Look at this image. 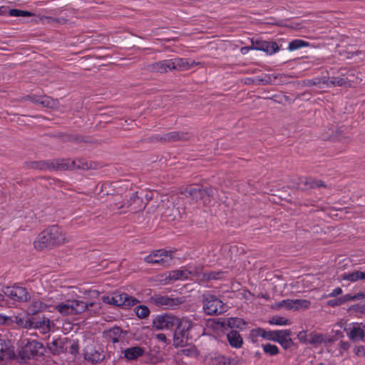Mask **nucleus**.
I'll list each match as a JSON object with an SVG mask.
<instances>
[{"label":"nucleus","instance_id":"obj_1","mask_svg":"<svg viewBox=\"0 0 365 365\" xmlns=\"http://www.w3.org/2000/svg\"><path fill=\"white\" fill-rule=\"evenodd\" d=\"M55 299L57 304L56 311L63 316L76 315L86 310H90L91 307H93L94 312L101 309L100 303L91 302L88 304L83 301L69 299L65 294L63 298L57 297Z\"/></svg>","mask_w":365,"mask_h":365},{"label":"nucleus","instance_id":"obj_2","mask_svg":"<svg viewBox=\"0 0 365 365\" xmlns=\"http://www.w3.org/2000/svg\"><path fill=\"white\" fill-rule=\"evenodd\" d=\"M29 168L32 169L41 170H47L51 169H57V170H68L73 168H81L83 166H81L77 163L76 161H71L68 160H56L52 162L48 161H34L31 162L29 164Z\"/></svg>","mask_w":365,"mask_h":365},{"label":"nucleus","instance_id":"obj_3","mask_svg":"<svg viewBox=\"0 0 365 365\" xmlns=\"http://www.w3.org/2000/svg\"><path fill=\"white\" fill-rule=\"evenodd\" d=\"M203 310L207 315H219L227 311V307L215 295L210 293L202 296Z\"/></svg>","mask_w":365,"mask_h":365},{"label":"nucleus","instance_id":"obj_4","mask_svg":"<svg viewBox=\"0 0 365 365\" xmlns=\"http://www.w3.org/2000/svg\"><path fill=\"white\" fill-rule=\"evenodd\" d=\"M102 300L106 304L124 308H128L134 306L139 302L135 297L129 296L126 293L119 292H114L111 294L103 296L102 297Z\"/></svg>","mask_w":365,"mask_h":365},{"label":"nucleus","instance_id":"obj_5","mask_svg":"<svg viewBox=\"0 0 365 365\" xmlns=\"http://www.w3.org/2000/svg\"><path fill=\"white\" fill-rule=\"evenodd\" d=\"M173 258V252L166 250H156L144 258V261L150 264H156L163 267L170 264Z\"/></svg>","mask_w":365,"mask_h":365},{"label":"nucleus","instance_id":"obj_6","mask_svg":"<svg viewBox=\"0 0 365 365\" xmlns=\"http://www.w3.org/2000/svg\"><path fill=\"white\" fill-rule=\"evenodd\" d=\"M200 276V269L192 266L182 267L179 269L173 270L168 272L165 279L169 281L186 280L191 277Z\"/></svg>","mask_w":365,"mask_h":365},{"label":"nucleus","instance_id":"obj_7","mask_svg":"<svg viewBox=\"0 0 365 365\" xmlns=\"http://www.w3.org/2000/svg\"><path fill=\"white\" fill-rule=\"evenodd\" d=\"M1 294H4V297L6 296L11 300L19 302H26L30 298L26 289L16 284L3 287Z\"/></svg>","mask_w":365,"mask_h":365},{"label":"nucleus","instance_id":"obj_8","mask_svg":"<svg viewBox=\"0 0 365 365\" xmlns=\"http://www.w3.org/2000/svg\"><path fill=\"white\" fill-rule=\"evenodd\" d=\"M153 302L164 309H173L185 302L184 297H170L166 295H154L152 297Z\"/></svg>","mask_w":365,"mask_h":365},{"label":"nucleus","instance_id":"obj_9","mask_svg":"<svg viewBox=\"0 0 365 365\" xmlns=\"http://www.w3.org/2000/svg\"><path fill=\"white\" fill-rule=\"evenodd\" d=\"M178 318L171 314L158 315L153 321V327L157 329H173L177 325Z\"/></svg>","mask_w":365,"mask_h":365},{"label":"nucleus","instance_id":"obj_10","mask_svg":"<svg viewBox=\"0 0 365 365\" xmlns=\"http://www.w3.org/2000/svg\"><path fill=\"white\" fill-rule=\"evenodd\" d=\"M348 337L354 341H364L365 336V325L362 323H352L345 329Z\"/></svg>","mask_w":365,"mask_h":365},{"label":"nucleus","instance_id":"obj_11","mask_svg":"<svg viewBox=\"0 0 365 365\" xmlns=\"http://www.w3.org/2000/svg\"><path fill=\"white\" fill-rule=\"evenodd\" d=\"M31 329H38L43 334L48 333L53 323L48 318L42 317H31Z\"/></svg>","mask_w":365,"mask_h":365},{"label":"nucleus","instance_id":"obj_12","mask_svg":"<svg viewBox=\"0 0 365 365\" xmlns=\"http://www.w3.org/2000/svg\"><path fill=\"white\" fill-rule=\"evenodd\" d=\"M311 302L306 299H286L275 304V308L285 307L287 309H308Z\"/></svg>","mask_w":365,"mask_h":365},{"label":"nucleus","instance_id":"obj_13","mask_svg":"<svg viewBox=\"0 0 365 365\" xmlns=\"http://www.w3.org/2000/svg\"><path fill=\"white\" fill-rule=\"evenodd\" d=\"M48 228L53 245H61L68 240L63 230L58 226L52 225ZM46 234L48 235L47 233Z\"/></svg>","mask_w":365,"mask_h":365},{"label":"nucleus","instance_id":"obj_14","mask_svg":"<svg viewBox=\"0 0 365 365\" xmlns=\"http://www.w3.org/2000/svg\"><path fill=\"white\" fill-rule=\"evenodd\" d=\"M259 337L268 341H274V332L259 327L250 331V338L253 343L257 342Z\"/></svg>","mask_w":365,"mask_h":365},{"label":"nucleus","instance_id":"obj_15","mask_svg":"<svg viewBox=\"0 0 365 365\" xmlns=\"http://www.w3.org/2000/svg\"><path fill=\"white\" fill-rule=\"evenodd\" d=\"M275 341L279 342L284 349L292 345L291 331L289 329L275 330Z\"/></svg>","mask_w":365,"mask_h":365},{"label":"nucleus","instance_id":"obj_16","mask_svg":"<svg viewBox=\"0 0 365 365\" xmlns=\"http://www.w3.org/2000/svg\"><path fill=\"white\" fill-rule=\"evenodd\" d=\"M186 192L190 194V195L197 198L198 197L201 198L207 197L209 198L210 196L213 195L214 191L211 187H205L201 188L199 186L197 187H190L187 188Z\"/></svg>","mask_w":365,"mask_h":365},{"label":"nucleus","instance_id":"obj_17","mask_svg":"<svg viewBox=\"0 0 365 365\" xmlns=\"http://www.w3.org/2000/svg\"><path fill=\"white\" fill-rule=\"evenodd\" d=\"M173 69L178 71H187L197 65L194 60L190 58H176L173 59Z\"/></svg>","mask_w":365,"mask_h":365},{"label":"nucleus","instance_id":"obj_18","mask_svg":"<svg viewBox=\"0 0 365 365\" xmlns=\"http://www.w3.org/2000/svg\"><path fill=\"white\" fill-rule=\"evenodd\" d=\"M149 67L150 70L152 71L160 73H166L168 71L174 70L173 59L160 61L158 62L152 63L149 66Z\"/></svg>","mask_w":365,"mask_h":365},{"label":"nucleus","instance_id":"obj_19","mask_svg":"<svg viewBox=\"0 0 365 365\" xmlns=\"http://www.w3.org/2000/svg\"><path fill=\"white\" fill-rule=\"evenodd\" d=\"M85 359L91 361L93 364H98L103 361L104 354L103 351L96 350L93 347H86L85 349Z\"/></svg>","mask_w":365,"mask_h":365},{"label":"nucleus","instance_id":"obj_20","mask_svg":"<svg viewBox=\"0 0 365 365\" xmlns=\"http://www.w3.org/2000/svg\"><path fill=\"white\" fill-rule=\"evenodd\" d=\"M297 186L301 190H309L324 185L322 181L316 180L311 178L302 177L299 178Z\"/></svg>","mask_w":365,"mask_h":365},{"label":"nucleus","instance_id":"obj_21","mask_svg":"<svg viewBox=\"0 0 365 365\" xmlns=\"http://www.w3.org/2000/svg\"><path fill=\"white\" fill-rule=\"evenodd\" d=\"M50 234L49 228L44 230L38 235V240L34 242V246L37 249H43L49 246H53L51 240V235H46Z\"/></svg>","mask_w":365,"mask_h":365},{"label":"nucleus","instance_id":"obj_22","mask_svg":"<svg viewBox=\"0 0 365 365\" xmlns=\"http://www.w3.org/2000/svg\"><path fill=\"white\" fill-rule=\"evenodd\" d=\"M31 317H25L22 314L12 315L9 317V326L16 324L19 327L31 329Z\"/></svg>","mask_w":365,"mask_h":365},{"label":"nucleus","instance_id":"obj_23","mask_svg":"<svg viewBox=\"0 0 365 365\" xmlns=\"http://www.w3.org/2000/svg\"><path fill=\"white\" fill-rule=\"evenodd\" d=\"M197 326V324H193V322L187 318H182L181 319L178 318V322L175 326V330L178 331V333H182L183 334L188 336L189 331Z\"/></svg>","mask_w":365,"mask_h":365},{"label":"nucleus","instance_id":"obj_24","mask_svg":"<svg viewBox=\"0 0 365 365\" xmlns=\"http://www.w3.org/2000/svg\"><path fill=\"white\" fill-rule=\"evenodd\" d=\"M14 356V350L10 341L0 339V360H4Z\"/></svg>","mask_w":365,"mask_h":365},{"label":"nucleus","instance_id":"obj_25","mask_svg":"<svg viewBox=\"0 0 365 365\" xmlns=\"http://www.w3.org/2000/svg\"><path fill=\"white\" fill-rule=\"evenodd\" d=\"M29 98L33 103L41 105L43 107L54 108L57 104V101L56 100L46 96H31Z\"/></svg>","mask_w":365,"mask_h":365},{"label":"nucleus","instance_id":"obj_26","mask_svg":"<svg viewBox=\"0 0 365 365\" xmlns=\"http://www.w3.org/2000/svg\"><path fill=\"white\" fill-rule=\"evenodd\" d=\"M43 348V345L41 343L32 340L29 341L24 348V352L27 354V357L30 358L31 356H34L36 355L39 351V349Z\"/></svg>","mask_w":365,"mask_h":365},{"label":"nucleus","instance_id":"obj_27","mask_svg":"<svg viewBox=\"0 0 365 365\" xmlns=\"http://www.w3.org/2000/svg\"><path fill=\"white\" fill-rule=\"evenodd\" d=\"M326 82H327V88L331 87H336V86H344V87H350L351 86V82L350 81L341 78V77H327V80H326Z\"/></svg>","mask_w":365,"mask_h":365},{"label":"nucleus","instance_id":"obj_28","mask_svg":"<svg viewBox=\"0 0 365 365\" xmlns=\"http://www.w3.org/2000/svg\"><path fill=\"white\" fill-rule=\"evenodd\" d=\"M48 302L45 301V298L42 300H34L29 307V311L32 314H35L37 312H42L47 309Z\"/></svg>","mask_w":365,"mask_h":365},{"label":"nucleus","instance_id":"obj_29","mask_svg":"<svg viewBox=\"0 0 365 365\" xmlns=\"http://www.w3.org/2000/svg\"><path fill=\"white\" fill-rule=\"evenodd\" d=\"M227 340L230 344L235 348H240L242 346L243 340L239 332L237 331H231L227 335Z\"/></svg>","mask_w":365,"mask_h":365},{"label":"nucleus","instance_id":"obj_30","mask_svg":"<svg viewBox=\"0 0 365 365\" xmlns=\"http://www.w3.org/2000/svg\"><path fill=\"white\" fill-rule=\"evenodd\" d=\"M253 48L256 50L263 51L269 54L274 53V42L268 41H256L253 43Z\"/></svg>","mask_w":365,"mask_h":365},{"label":"nucleus","instance_id":"obj_31","mask_svg":"<svg viewBox=\"0 0 365 365\" xmlns=\"http://www.w3.org/2000/svg\"><path fill=\"white\" fill-rule=\"evenodd\" d=\"M309 43L302 39L297 38L294 39L288 43L287 49L289 51H294L302 48L309 47Z\"/></svg>","mask_w":365,"mask_h":365},{"label":"nucleus","instance_id":"obj_32","mask_svg":"<svg viewBox=\"0 0 365 365\" xmlns=\"http://www.w3.org/2000/svg\"><path fill=\"white\" fill-rule=\"evenodd\" d=\"M143 354V350L138 346L130 347L125 351L124 356L128 360H133Z\"/></svg>","mask_w":365,"mask_h":365},{"label":"nucleus","instance_id":"obj_33","mask_svg":"<svg viewBox=\"0 0 365 365\" xmlns=\"http://www.w3.org/2000/svg\"><path fill=\"white\" fill-rule=\"evenodd\" d=\"M343 279L351 282H355L359 280H365V272L354 271L348 274H345Z\"/></svg>","mask_w":365,"mask_h":365},{"label":"nucleus","instance_id":"obj_34","mask_svg":"<svg viewBox=\"0 0 365 365\" xmlns=\"http://www.w3.org/2000/svg\"><path fill=\"white\" fill-rule=\"evenodd\" d=\"M222 272H200V276L197 275V279L200 280L208 281L212 279H218L222 277Z\"/></svg>","mask_w":365,"mask_h":365},{"label":"nucleus","instance_id":"obj_35","mask_svg":"<svg viewBox=\"0 0 365 365\" xmlns=\"http://www.w3.org/2000/svg\"><path fill=\"white\" fill-rule=\"evenodd\" d=\"M188 336L182 333H178L175 330L173 336L174 344L176 346H183L187 343Z\"/></svg>","mask_w":365,"mask_h":365},{"label":"nucleus","instance_id":"obj_36","mask_svg":"<svg viewBox=\"0 0 365 365\" xmlns=\"http://www.w3.org/2000/svg\"><path fill=\"white\" fill-rule=\"evenodd\" d=\"M227 325L230 328L242 329L245 326V322L238 317H230L227 319Z\"/></svg>","mask_w":365,"mask_h":365},{"label":"nucleus","instance_id":"obj_37","mask_svg":"<svg viewBox=\"0 0 365 365\" xmlns=\"http://www.w3.org/2000/svg\"><path fill=\"white\" fill-rule=\"evenodd\" d=\"M57 297H59L61 298H63L64 297V294L61 292H56L54 294L45 297V301L48 302L47 304V309L51 311V308H53L54 309L57 310V304L56 303V298Z\"/></svg>","mask_w":365,"mask_h":365},{"label":"nucleus","instance_id":"obj_38","mask_svg":"<svg viewBox=\"0 0 365 365\" xmlns=\"http://www.w3.org/2000/svg\"><path fill=\"white\" fill-rule=\"evenodd\" d=\"M123 332L119 327H113L108 331V336L113 343L118 342Z\"/></svg>","mask_w":365,"mask_h":365},{"label":"nucleus","instance_id":"obj_39","mask_svg":"<svg viewBox=\"0 0 365 365\" xmlns=\"http://www.w3.org/2000/svg\"><path fill=\"white\" fill-rule=\"evenodd\" d=\"M215 365H236V361L225 356H218L215 359Z\"/></svg>","mask_w":365,"mask_h":365},{"label":"nucleus","instance_id":"obj_40","mask_svg":"<svg viewBox=\"0 0 365 365\" xmlns=\"http://www.w3.org/2000/svg\"><path fill=\"white\" fill-rule=\"evenodd\" d=\"M325 341V338L321 334H312L308 339L309 344L313 346H318Z\"/></svg>","mask_w":365,"mask_h":365},{"label":"nucleus","instance_id":"obj_41","mask_svg":"<svg viewBox=\"0 0 365 365\" xmlns=\"http://www.w3.org/2000/svg\"><path fill=\"white\" fill-rule=\"evenodd\" d=\"M326 80H327V77H322V78H314L311 80L307 81V85L308 86H317L319 88H327V82H326Z\"/></svg>","mask_w":365,"mask_h":365},{"label":"nucleus","instance_id":"obj_42","mask_svg":"<svg viewBox=\"0 0 365 365\" xmlns=\"http://www.w3.org/2000/svg\"><path fill=\"white\" fill-rule=\"evenodd\" d=\"M135 314L140 319H145L148 317L150 310L147 306L140 305L135 308Z\"/></svg>","mask_w":365,"mask_h":365},{"label":"nucleus","instance_id":"obj_43","mask_svg":"<svg viewBox=\"0 0 365 365\" xmlns=\"http://www.w3.org/2000/svg\"><path fill=\"white\" fill-rule=\"evenodd\" d=\"M163 139L167 141H175L178 140H185L183 134L178 132H170L165 135Z\"/></svg>","mask_w":365,"mask_h":365},{"label":"nucleus","instance_id":"obj_44","mask_svg":"<svg viewBox=\"0 0 365 365\" xmlns=\"http://www.w3.org/2000/svg\"><path fill=\"white\" fill-rule=\"evenodd\" d=\"M9 15L11 16H31L32 14L27 11L14 9L9 11Z\"/></svg>","mask_w":365,"mask_h":365},{"label":"nucleus","instance_id":"obj_45","mask_svg":"<svg viewBox=\"0 0 365 365\" xmlns=\"http://www.w3.org/2000/svg\"><path fill=\"white\" fill-rule=\"evenodd\" d=\"M361 297V294H358V293H357L354 295L347 294L340 297V298H341V302L343 304L346 302L354 301V300H359Z\"/></svg>","mask_w":365,"mask_h":365},{"label":"nucleus","instance_id":"obj_46","mask_svg":"<svg viewBox=\"0 0 365 365\" xmlns=\"http://www.w3.org/2000/svg\"><path fill=\"white\" fill-rule=\"evenodd\" d=\"M350 309L351 312L356 313V314H365V304H357L351 306Z\"/></svg>","mask_w":365,"mask_h":365},{"label":"nucleus","instance_id":"obj_47","mask_svg":"<svg viewBox=\"0 0 365 365\" xmlns=\"http://www.w3.org/2000/svg\"><path fill=\"white\" fill-rule=\"evenodd\" d=\"M290 321L282 317H275V325H287L289 324Z\"/></svg>","mask_w":365,"mask_h":365},{"label":"nucleus","instance_id":"obj_48","mask_svg":"<svg viewBox=\"0 0 365 365\" xmlns=\"http://www.w3.org/2000/svg\"><path fill=\"white\" fill-rule=\"evenodd\" d=\"M287 41L284 38H278L277 41H275V53L278 51L284 49L283 43H286Z\"/></svg>","mask_w":365,"mask_h":365},{"label":"nucleus","instance_id":"obj_49","mask_svg":"<svg viewBox=\"0 0 365 365\" xmlns=\"http://www.w3.org/2000/svg\"><path fill=\"white\" fill-rule=\"evenodd\" d=\"M262 348L265 353L269 354L271 356L274 355V345L270 344H263Z\"/></svg>","mask_w":365,"mask_h":365},{"label":"nucleus","instance_id":"obj_50","mask_svg":"<svg viewBox=\"0 0 365 365\" xmlns=\"http://www.w3.org/2000/svg\"><path fill=\"white\" fill-rule=\"evenodd\" d=\"M342 302L340 297L334 299H330L327 302V305L331 307L340 306Z\"/></svg>","mask_w":365,"mask_h":365},{"label":"nucleus","instance_id":"obj_51","mask_svg":"<svg viewBox=\"0 0 365 365\" xmlns=\"http://www.w3.org/2000/svg\"><path fill=\"white\" fill-rule=\"evenodd\" d=\"M140 199L138 197L136 193H132L130 197V200L128 201V207L132 206L133 203L139 202Z\"/></svg>","mask_w":365,"mask_h":365},{"label":"nucleus","instance_id":"obj_52","mask_svg":"<svg viewBox=\"0 0 365 365\" xmlns=\"http://www.w3.org/2000/svg\"><path fill=\"white\" fill-rule=\"evenodd\" d=\"M342 293V289L341 287H336L330 293L327 294L328 297H335L340 295Z\"/></svg>","mask_w":365,"mask_h":365},{"label":"nucleus","instance_id":"obj_53","mask_svg":"<svg viewBox=\"0 0 365 365\" xmlns=\"http://www.w3.org/2000/svg\"><path fill=\"white\" fill-rule=\"evenodd\" d=\"M0 324L9 326V317L0 314Z\"/></svg>","mask_w":365,"mask_h":365},{"label":"nucleus","instance_id":"obj_54","mask_svg":"<svg viewBox=\"0 0 365 365\" xmlns=\"http://www.w3.org/2000/svg\"><path fill=\"white\" fill-rule=\"evenodd\" d=\"M337 346L340 347V349L341 350H347L349 347V344L346 341H340L338 344H337Z\"/></svg>","mask_w":365,"mask_h":365},{"label":"nucleus","instance_id":"obj_55","mask_svg":"<svg viewBox=\"0 0 365 365\" xmlns=\"http://www.w3.org/2000/svg\"><path fill=\"white\" fill-rule=\"evenodd\" d=\"M356 354L359 356L364 355L365 356V346H359L356 349Z\"/></svg>","mask_w":365,"mask_h":365},{"label":"nucleus","instance_id":"obj_56","mask_svg":"<svg viewBox=\"0 0 365 365\" xmlns=\"http://www.w3.org/2000/svg\"><path fill=\"white\" fill-rule=\"evenodd\" d=\"M156 339L162 342H165L167 339L166 336L164 334H156Z\"/></svg>","mask_w":365,"mask_h":365},{"label":"nucleus","instance_id":"obj_57","mask_svg":"<svg viewBox=\"0 0 365 365\" xmlns=\"http://www.w3.org/2000/svg\"><path fill=\"white\" fill-rule=\"evenodd\" d=\"M250 49H253V47L252 48L249 47V46L242 47L241 48V52L242 54H246Z\"/></svg>","mask_w":365,"mask_h":365},{"label":"nucleus","instance_id":"obj_58","mask_svg":"<svg viewBox=\"0 0 365 365\" xmlns=\"http://www.w3.org/2000/svg\"><path fill=\"white\" fill-rule=\"evenodd\" d=\"M4 300V294L0 292V302Z\"/></svg>","mask_w":365,"mask_h":365},{"label":"nucleus","instance_id":"obj_59","mask_svg":"<svg viewBox=\"0 0 365 365\" xmlns=\"http://www.w3.org/2000/svg\"><path fill=\"white\" fill-rule=\"evenodd\" d=\"M269 323H270V324H274V318L270 319L269 320Z\"/></svg>","mask_w":365,"mask_h":365},{"label":"nucleus","instance_id":"obj_60","mask_svg":"<svg viewBox=\"0 0 365 365\" xmlns=\"http://www.w3.org/2000/svg\"><path fill=\"white\" fill-rule=\"evenodd\" d=\"M279 352L278 348L275 346V354H277Z\"/></svg>","mask_w":365,"mask_h":365},{"label":"nucleus","instance_id":"obj_61","mask_svg":"<svg viewBox=\"0 0 365 365\" xmlns=\"http://www.w3.org/2000/svg\"><path fill=\"white\" fill-rule=\"evenodd\" d=\"M302 333H300V334H299V338L300 339V340H302V337H303V336H302Z\"/></svg>","mask_w":365,"mask_h":365},{"label":"nucleus","instance_id":"obj_62","mask_svg":"<svg viewBox=\"0 0 365 365\" xmlns=\"http://www.w3.org/2000/svg\"><path fill=\"white\" fill-rule=\"evenodd\" d=\"M52 344H53V345H56L58 344V341H53Z\"/></svg>","mask_w":365,"mask_h":365}]
</instances>
